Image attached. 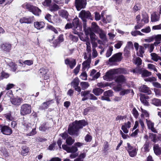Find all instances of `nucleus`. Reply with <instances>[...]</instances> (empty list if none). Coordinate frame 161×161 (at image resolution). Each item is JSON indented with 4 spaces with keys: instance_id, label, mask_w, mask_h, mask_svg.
Returning a JSON list of instances; mask_svg holds the SVG:
<instances>
[{
    "instance_id": "nucleus-1",
    "label": "nucleus",
    "mask_w": 161,
    "mask_h": 161,
    "mask_svg": "<svg viewBox=\"0 0 161 161\" xmlns=\"http://www.w3.org/2000/svg\"><path fill=\"white\" fill-rule=\"evenodd\" d=\"M87 125V122L84 120H75L72 125H69L68 129V133L70 135L77 136L79 135V129L82 128Z\"/></svg>"
},
{
    "instance_id": "nucleus-2",
    "label": "nucleus",
    "mask_w": 161,
    "mask_h": 161,
    "mask_svg": "<svg viewBox=\"0 0 161 161\" xmlns=\"http://www.w3.org/2000/svg\"><path fill=\"white\" fill-rule=\"evenodd\" d=\"M22 7L28 9L33 14L37 16H39L41 12V10L38 7L34 6L29 3H26L22 5Z\"/></svg>"
},
{
    "instance_id": "nucleus-3",
    "label": "nucleus",
    "mask_w": 161,
    "mask_h": 161,
    "mask_svg": "<svg viewBox=\"0 0 161 161\" xmlns=\"http://www.w3.org/2000/svg\"><path fill=\"white\" fill-rule=\"evenodd\" d=\"M91 91L89 90L82 91L80 92L81 96L83 97L81 100L83 101L86 100L88 99L91 100H96L97 98L94 94L90 93Z\"/></svg>"
},
{
    "instance_id": "nucleus-4",
    "label": "nucleus",
    "mask_w": 161,
    "mask_h": 161,
    "mask_svg": "<svg viewBox=\"0 0 161 161\" xmlns=\"http://www.w3.org/2000/svg\"><path fill=\"white\" fill-rule=\"evenodd\" d=\"M79 17L82 20L84 21L86 20V19H92V17L91 13L88 11L82 10L79 14Z\"/></svg>"
},
{
    "instance_id": "nucleus-5",
    "label": "nucleus",
    "mask_w": 161,
    "mask_h": 161,
    "mask_svg": "<svg viewBox=\"0 0 161 161\" xmlns=\"http://www.w3.org/2000/svg\"><path fill=\"white\" fill-rule=\"evenodd\" d=\"M31 112V108L30 105L25 104L21 106L20 113L22 115H25L30 114Z\"/></svg>"
},
{
    "instance_id": "nucleus-6",
    "label": "nucleus",
    "mask_w": 161,
    "mask_h": 161,
    "mask_svg": "<svg viewBox=\"0 0 161 161\" xmlns=\"http://www.w3.org/2000/svg\"><path fill=\"white\" fill-rule=\"evenodd\" d=\"M122 53H118L113 55L111 58H109L108 62L109 63H114L119 62L121 61L122 59Z\"/></svg>"
},
{
    "instance_id": "nucleus-7",
    "label": "nucleus",
    "mask_w": 161,
    "mask_h": 161,
    "mask_svg": "<svg viewBox=\"0 0 161 161\" xmlns=\"http://www.w3.org/2000/svg\"><path fill=\"white\" fill-rule=\"evenodd\" d=\"M60 135L64 139H66V142L69 145H72L75 142L74 140L71 137L69 136L66 132L61 133Z\"/></svg>"
},
{
    "instance_id": "nucleus-8",
    "label": "nucleus",
    "mask_w": 161,
    "mask_h": 161,
    "mask_svg": "<svg viewBox=\"0 0 161 161\" xmlns=\"http://www.w3.org/2000/svg\"><path fill=\"white\" fill-rule=\"evenodd\" d=\"M86 4V0H75V6L78 11L85 7Z\"/></svg>"
},
{
    "instance_id": "nucleus-9",
    "label": "nucleus",
    "mask_w": 161,
    "mask_h": 161,
    "mask_svg": "<svg viewBox=\"0 0 161 161\" xmlns=\"http://www.w3.org/2000/svg\"><path fill=\"white\" fill-rule=\"evenodd\" d=\"M116 74L115 69L110 70L107 72L105 75L103 76L104 80L110 81L114 78V75Z\"/></svg>"
},
{
    "instance_id": "nucleus-10",
    "label": "nucleus",
    "mask_w": 161,
    "mask_h": 161,
    "mask_svg": "<svg viewBox=\"0 0 161 161\" xmlns=\"http://www.w3.org/2000/svg\"><path fill=\"white\" fill-rule=\"evenodd\" d=\"M139 90L140 92L145 93L147 95H150L152 93L150 88L145 85L141 86L139 88Z\"/></svg>"
},
{
    "instance_id": "nucleus-11",
    "label": "nucleus",
    "mask_w": 161,
    "mask_h": 161,
    "mask_svg": "<svg viewBox=\"0 0 161 161\" xmlns=\"http://www.w3.org/2000/svg\"><path fill=\"white\" fill-rule=\"evenodd\" d=\"M62 148L68 153H75L78 151L77 147L73 146L71 147H68L66 145H63Z\"/></svg>"
},
{
    "instance_id": "nucleus-12",
    "label": "nucleus",
    "mask_w": 161,
    "mask_h": 161,
    "mask_svg": "<svg viewBox=\"0 0 161 161\" xmlns=\"http://www.w3.org/2000/svg\"><path fill=\"white\" fill-rule=\"evenodd\" d=\"M33 16L29 17L28 18L23 17L19 20V22L21 23L31 24L32 23L34 20Z\"/></svg>"
},
{
    "instance_id": "nucleus-13",
    "label": "nucleus",
    "mask_w": 161,
    "mask_h": 161,
    "mask_svg": "<svg viewBox=\"0 0 161 161\" xmlns=\"http://www.w3.org/2000/svg\"><path fill=\"white\" fill-rule=\"evenodd\" d=\"M65 63L66 64L69 65L71 69H73L76 64L75 59H69L67 58L65 60Z\"/></svg>"
},
{
    "instance_id": "nucleus-14",
    "label": "nucleus",
    "mask_w": 161,
    "mask_h": 161,
    "mask_svg": "<svg viewBox=\"0 0 161 161\" xmlns=\"http://www.w3.org/2000/svg\"><path fill=\"white\" fill-rule=\"evenodd\" d=\"M1 130L3 134L6 135H9L12 133L11 128L7 126H2Z\"/></svg>"
},
{
    "instance_id": "nucleus-15",
    "label": "nucleus",
    "mask_w": 161,
    "mask_h": 161,
    "mask_svg": "<svg viewBox=\"0 0 161 161\" xmlns=\"http://www.w3.org/2000/svg\"><path fill=\"white\" fill-rule=\"evenodd\" d=\"M72 25L74 28H78V30H80L81 29V27L80 26L79 19L78 18H75L73 19Z\"/></svg>"
},
{
    "instance_id": "nucleus-16",
    "label": "nucleus",
    "mask_w": 161,
    "mask_h": 161,
    "mask_svg": "<svg viewBox=\"0 0 161 161\" xmlns=\"http://www.w3.org/2000/svg\"><path fill=\"white\" fill-rule=\"evenodd\" d=\"M149 98V97L145 95L144 94L140 95V100L141 102L144 105L148 106L149 105V103L147 102V99Z\"/></svg>"
},
{
    "instance_id": "nucleus-17",
    "label": "nucleus",
    "mask_w": 161,
    "mask_h": 161,
    "mask_svg": "<svg viewBox=\"0 0 161 161\" xmlns=\"http://www.w3.org/2000/svg\"><path fill=\"white\" fill-rule=\"evenodd\" d=\"M59 15L63 18L67 19L69 16L68 12L65 10H61L58 12Z\"/></svg>"
},
{
    "instance_id": "nucleus-18",
    "label": "nucleus",
    "mask_w": 161,
    "mask_h": 161,
    "mask_svg": "<svg viewBox=\"0 0 161 161\" xmlns=\"http://www.w3.org/2000/svg\"><path fill=\"white\" fill-rule=\"evenodd\" d=\"M92 31L96 34H98L102 30L95 22L92 23Z\"/></svg>"
},
{
    "instance_id": "nucleus-19",
    "label": "nucleus",
    "mask_w": 161,
    "mask_h": 161,
    "mask_svg": "<svg viewBox=\"0 0 161 161\" xmlns=\"http://www.w3.org/2000/svg\"><path fill=\"white\" fill-rule=\"evenodd\" d=\"M22 101V98L19 97L14 98L10 99L11 102L14 105H19Z\"/></svg>"
},
{
    "instance_id": "nucleus-20",
    "label": "nucleus",
    "mask_w": 161,
    "mask_h": 161,
    "mask_svg": "<svg viewBox=\"0 0 161 161\" xmlns=\"http://www.w3.org/2000/svg\"><path fill=\"white\" fill-rule=\"evenodd\" d=\"M35 27L37 29L40 30L43 28L45 26V23L42 21H36L34 23Z\"/></svg>"
},
{
    "instance_id": "nucleus-21",
    "label": "nucleus",
    "mask_w": 161,
    "mask_h": 161,
    "mask_svg": "<svg viewBox=\"0 0 161 161\" xmlns=\"http://www.w3.org/2000/svg\"><path fill=\"white\" fill-rule=\"evenodd\" d=\"M97 34H98L100 38L103 41H107L106 34L102 29Z\"/></svg>"
},
{
    "instance_id": "nucleus-22",
    "label": "nucleus",
    "mask_w": 161,
    "mask_h": 161,
    "mask_svg": "<svg viewBox=\"0 0 161 161\" xmlns=\"http://www.w3.org/2000/svg\"><path fill=\"white\" fill-rule=\"evenodd\" d=\"M149 143L148 142H146L142 148V152L146 153L149 151Z\"/></svg>"
},
{
    "instance_id": "nucleus-23",
    "label": "nucleus",
    "mask_w": 161,
    "mask_h": 161,
    "mask_svg": "<svg viewBox=\"0 0 161 161\" xmlns=\"http://www.w3.org/2000/svg\"><path fill=\"white\" fill-rule=\"evenodd\" d=\"M153 148L154 152L157 155H159L161 154V148L158 144H155Z\"/></svg>"
},
{
    "instance_id": "nucleus-24",
    "label": "nucleus",
    "mask_w": 161,
    "mask_h": 161,
    "mask_svg": "<svg viewBox=\"0 0 161 161\" xmlns=\"http://www.w3.org/2000/svg\"><path fill=\"white\" fill-rule=\"evenodd\" d=\"M151 103L152 104L156 106H161V99L154 98L151 100Z\"/></svg>"
},
{
    "instance_id": "nucleus-25",
    "label": "nucleus",
    "mask_w": 161,
    "mask_h": 161,
    "mask_svg": "<svg viewBox=\"0 0 161 161\" xmlns=\"http://www.w3.org/2000/svg\"><path fill=\"white\" fill-rule=\"evenodd\" d=\"M1 47L3 50L8 52L11 49V45L8 43L3 44Z\"/></svg>"
},
{
    "instance_id": "nucleus-26",
    "label": "nucleus",
    "mask_w": 161,
    "mask_h": 161,
    "mask_svg": "<svg viewBox=\"0 0 161 161\" xmlns=\"http://www.w3.org/2000/svg\"><path fill=\"white\" fill-rule=\"evenodd\" d=\"M126 80L125 77L122 75L118 76L115 79V81L118 83L125 82Z\"/></svg>"
},
{
    "instance_id": "nucleus-27",
    "label": "nucleus",
    "mask_w": 161,
    "mask_h": 161,
    "mask_svg": "<svg viewBox=\"0 0 161 161\" xmlns=\"http://www.w3.org/2000/svg\"><path fill=\"white\" fill-rule=\"evenodd\" d=\"M103 90L100 88H96L92 90V93L96 96H99L103 92Z\"/></svg>"
},
{
    "instance_id": "nucleus-28",
    "label": "nucleus",
    "mask_w": 161,
    "mask_h": 161,
    "mask_svg": "<svg viewBox=\"0 0 161 161\" xmlns=\"http://www.w3.org/2000/svg\"><path fill=\"white\" fill-rule=\"evenodd\" d=\"M142 19L141 21H143L145 23H148L149 22V17L147 14L145 12H143L142 14Z\"/></svg>"
},
{
    "instance_id": "nucleus-29",
    "label": "nucleus",
    "mask_w": 161,
    "mask_h": 161,
    "mask_svg": "<svg viewBox=\"0 0 161 161\" xmlns=\"http://www.w3.org/2000/svg\"><path fill=\"white\" fill-rule=\"evenodd\" d=\"M91 58H88L87 60L84 62L82 64L83 69L85 70L87 67H88L91 63Z\"/></svg>"
},
{
    "instance_id": "nucleus-30",
    "label": "nucleus",
    "mask_w": 161,
    "mask_h": 161,
    "mask_svg": "<svg viewBox=\"0 0 161 161\" xmlns=\"http://www.w3.org/2000/svg\"><path fill=\"white\" fill-rule=\"evenodd\" d=\"M155 42H154V45L156 46L160 43L161 41V35H158L154 36Z\"/></svg>"
},
{
    "instance_id": "nucleus-31",
    "label": "nucleus",
    "mask_w": 161,
    "mask_h": 161,
    "mask_svg": "<svg viewBox=\"0 0 161 161\" xmlns=\"http://www.w3.org/2000/svg\"><path fill=\"white\" fill-rule=\"evenodd\" d=\"M60 9L59 6L56 4H54L49 7V10L51 12H54L57 11Z\"/></svg>"
},
{
    "instance_id": "nucleus-32",
    "label": "nucleus",
    "mask_w": 161,
    "mask_h": 161,
    "mask_svg": "<svg viewBox=\"0 0 161 161\" xmlns=\"http://www.w3.org/2000/svg\"><path fill=\"white\" fill-rule=\"evenodd\" d=\"M50 101H48L43 103L40 107V108L42 110L45 109L48 107V105L50 104Z\"/></svg>"
},
{
    "instance_id": "nucleus-33",
    "label": "nucleus",
    "mask_w": 161,
    "mask_h": 161,
    "mask_svg": "<svg viewBox=\"0 0 161 161\" xmlns=\"http://www.w3.org/2000/svg\"><path fill=\"white\" fill-rule=\"evenodd\" d=\"M116 74H126L128 73L127 71L124 69L120 68L115 69Z\"/></svg>"
},
{
    "instance_id": "nucleus-34",
    "label": "nucleus",
    "mask_w": 161,
    "mask_h": 161,
    "mask_svg": "<svg viewBox=\"0 0 161 161\" xmlns=\"http://www.w3.org/2000/svg\"><path fill=\"white\" fill-rule=\"evenodd\" d=\"M28 152H29L28 147L26 146H23L22 148V150L21 152V154L24 156L26 155Z\"/></svg>"
},
{
    "instance_id": "nucleus-35",
    "label": "nucleus",
    "mask_w": 161,
    "mask_h": 161,
    "mask_svg": "<svg viewBox=\"0 0 161 161\" xmlns=\"http://www.w3.org/2000/svg\"><path fill=\"white\" fill-rule=\"evenodd\" d=\"M8 66L11 68V70L13 72H15L17 69L16 65L13 62H11L8 64Z\"/></svg>"
},
{
    "instance_id": "nucleus-36",
    "label": "nucleus",
    "mask_w": 161,
    "mask_h": 161,
    "mask_svg": "<svg viewBox=\"0 0 161 161\" xmlns=\"http://www.w3.org/2000/svg\"><path fill=\"white\" fill-rule=\"evenodd\" d=\"M80 85L83 90H85L89 86V83L86 82H81L80 83Z\"/></svg>"
},
{
    "instance_id": "nucleus-37",
    "label": "nucleus",
    "mask_w": 161,
    "mask_h": 161,
    "mask_svg": "<svg viewBox=\"0 0 161 161\" xmlns=\"http://www.w3.org/2000/svg\"><path fill=\"white\" fill-rule=\"evenodd\" d=\"M79 82V81L78 79L77 78H75L74 81L71 82V84L72 86L75 88V87L78 86Z\"/></svg>"
},
{
    "instance_id": "nucleus-38",
    "label": "nucleus",
    "mask_w": 161,
    "mask_h": 161,
    "mask_svg": "<svg viewBox=\"0 0 161 161\" xmlns=\"http://www.w3.org/2000/svg\"><path fill=\"white\" fill-rule=\"evenodd\" d=\"M113 51V47H109L106 54V57L108 58L110 57Z\"/></svg>"
},
{
    "instance_id": "nucleus-39",
    "label": "nucleus",
    "mask_w": 161,
    "mask_h": 161,
    "mask_svg": "<svg viewBox=\"0 0 161 161\" xmlns=\"http://www.w3.org/2000/svg\"><path fill=\"white\" fill-rule=\"evenodd\" d=\"M152 59L155 61H157L159 59V56L155 53H152L151 54Z\"/></svg>"
},
{
    "instance_id": "nucleus-40",
    "label": "nucleus",
    "mask_w": 161,
    "mask_h": 161,
    "mask_svg": "<svg viewBox=\"0 0 161 161\" xmlns=\"http://www.w3.org/2000/svg\"><path fill=\"white\" fill-rule=\"evenodd\" d=\"M144 47L140 46L139 50V53H138V55L141 57H143V54L144 53Z\"/></svg>"
},
{
    "instance_id": "nucleus-41",
    "label": "nucleus",
    "mask_w": 161,
    "mask_h": 161,
    "mask_svg": "<svg viewBox=\"0 0 161 161\" xmlns=\"http://www.w3.org/2000/svg\"><path fill=\"white\" fill-rule=\"evenodd\" d=\"M85 153H82L80 154L79 157L75 159V161H83V159L85 157Z\"/></svg>"
},
{
    "instance_id": "nucleus-42",
    "label": "nucleus",
    "mask_w": 161,
    "mask_h": 161,
    "mask_svg": "<svg viewBox=\"0 0 161 161\" xmlns=\"http://www.w3.org/2000/svg\"><path fill=\"white\" fill-rule=\"evenodd\" d=\"M130 49L128 48L127 47H125L124 49V54L126 57H128L130 54Z\"/></svg>"
},
{
    "instance_id": "nucleus-43",
    "label": "nucleus",
    "mask_w": 161,
    "mask_h": 161,
    "mask_svg": "<svg viewBox=\"0 0 161 161\" xmlns=\"http://www.w3.org/2000/svg\"><path fill=\"white\" fill-rule=\"evenodd\" d=\"M141 8V6L140 4L137 3L136 4L133 8V10L135 12L139 10Z\"/></svg>"
},
{
    "instance_id": "nucleus-44",
    "label": "nucleus",
    "mask_w": 161,
    "mask_h": 161,
    "mask_svg": "<svg viewBox=\"0 0 161 161\" xmlns=\"http://www.w3.org/2000/svg\"><path fill=\"white\" fill-rule=\"evenodd\" d=\"M90 36L91 42L95 41L97 39V37L93 32H92L90 34Z\"/></svg>"
},
{
    "instance_id": "nucleus-45",
    "label": "nucleus",
    "mask_w": 161,
    "mask_h": 161,
    "mask_svg": "<svg viewBox=\"0 0 161 161\" xmlns=\"http://www.w3.org/2000/svg\"><path fill=\"white\" fill-rule=\"evenodd\" d=\"M84 31L85 32V34L86 36L90 35L92 32H93L92 27L91 28L90 27L87 28L85 29Z\"/></svg>"
},
{
    "instance_id": "nucleus-46",
    "label": "nucleus",
    "mask_w": 161,
    "mask_h": 161,
    "mask_svg": "<svg viewBox=\"0 0 161 161\" xmlns=\"http://www.w3.org/2000/svg\"><path fill=\"white\" fill-rule=\"evenodd\" d=\"M47 29L49 30H51L52 31H53L55 33L58 34V31L56 29H55L53 26L50 25H48L47 26Z\"/></svg>"
},
{
    "instance_id": "nucleus-47",
    "label": "nucleus",
    "mask_w": 161,
    "mask_h": 161,
    "mask_svg": "<svg viewBox=\"0 0 161 161\" xmlns=\"http://www.w3.org/2000/svg\"><path fill=\"white\" fill-rule=\"evenodd\" d=\"M103 94L105 96H108V97H112L113 95V92L111 90H109L105 92Z\"/></svg>"
},
{
    "instance_id": "nucleus-48",
    "label": "nucleus",
    "mask_w": 161,
    "mask_h": 161,
    "mask_svg": "<svg viewBox=\"0 0 161 161\" xmlns=\"http://www.w3.org/2000/svg\"><path fill=\"white\" fill-rule=\"evenodd\" d=\"M129 155L132 157H135L137 154L136 149H135L128 152Z\"/></svg>"
},
{
    "instance_id": "nucleus-49",
    "label": "nucleus",
    "mask_w": 161,
    "mask_h": 161,
    "mask_svg": "<svg viewBox=\"0 0 161 161\" xmlns=\"http://www.w3.org/2000/svg\"><path fill=\"white\" fill-rule=\"evenodd\" d=\"M23 125L25 127V129L26 130H30L32 129L31 125L30 123H25Z\"/></svg>"
},
{
    "instance_id": "nucleus-50",
    "label": "nucleus",
    "mask_w": 161,
    "mask_h": 161,
    "mask_svg": "<svg viewBox=\"0 0 161 161\" xmlns=\"http://www.w3.org/2000/svg\"><path fill=\"white\" fill-rule=\"evenodd\" d=\"M146 121L147 125L149 128L150 127H152L153 126H154V123L152 122V121L148 119H146Z\"/></svg>"
},
{
    "instance_id": "nucleus-51",
    "label": "nucleus",
    "mask_w": 161,
    "mask_h": 161,
    "mask_svg": "<svg viewBox=\"0 0 161 161\" xmlns=\"http://www.w3.org/2000/svg\"><path fill=\"white\" fill-rule=\"evenodd\" d=\"M131 34L133 36H136L137 35H139L140 36H142L144 35L140 31H132L131 32Z\"/></svg>"
},
{
    "instance_id": "nucleus-52",
    "label": "nucleus",
    "mask_w": 161,
    "mask_h": 161,
    "mask_svg": "<svg viewBox=\"0 0 161 161\" xmlns=\"http://www.w3.org/2000/svg\"><path fill=\"white\" fill-rule=\"evenodd\" d=\"M151 74V72H149L147 70H145L142 72V75L143 76L147 77L150 76Z\"/></svg>"
},
{
    "instance_id": "nucleus-53",
    "label": "nucleus",
    "mask_w": 161,
    "mask_h": 161,
    "mask_svg": "<svg viewBox=\"0 0 161 161\" xmlns=\"http://www.w3.org/2000/svg\"><path fill=\"white\" fill-rule=\"evenodd\" d=\"M51 0H45V1L42 3V5L44 6H50L49 5L51 3Z\"/></svg>"
},
{
    "instance_id": "nucleus-54",
    "label": "nucleus",
    "mask_w": 161,
    "mask_h": 161,
    "mask_svg": "<svg viewBox=\"0 0 161 161\" xmlns=\"http://www.w3.org/2000/svg\"><path fill=\"white\" fill-rule=\"evenodd\" d=\"M127 147L126 148V150L128 152L136 149V147L131 146L129 143H127Z\"/></svg>"
},
{
    "instance_id": "nucleus-55",
    "label": "nucleus",
    "mask_w": 161,
    "mask_h": 161,
    "mask_svg": "<svg viewBox=\"0 0 161 161\" xmlns=\"http://www.w3.org/2000/svg\"><path fill=\"white\" fill-rule=\"evenodd\" d=\"M123 43V42L121 41H119L117 42L116 44L114 45V47L117 49H119L121 47Z\"/></svg>"
},
{
    "instance_id": "nucleus-56",
    "label": "nucleus",
    "mask_w": 161,
    "mask_h": 161,
    "mask_svg": "<svg viewBox=\"0 0 161 161\" xmlns=\"http://www.w3.org/2000/svg\"><path fill=\"white\" fill-rule=\"evenodd\" d=\"M151 29L149 26H147V27L141 30V31L142 32L145 33H148L151 31Z\"/></svg>"
},
{
    "instance_id": "nucleus-57",
    "label": "nucleus",
    "mask_w": 161,
    "mask_h": 161,
    "mask_svg": "<svg viewBox=\"0 0 161 161\" xmlns=\"http://www.w3.org/2000/svg\"><path fill=\"white\" fill-rule=\"evenodd\" d=\"M142 59L139 57L136 58L135 61V64L138 66L141 65L142 64Z\"/></svg>"
},
{
    "instance_id": "nucleus-58",
    "label": "nucleus",
    "mask_w": 161,
    "mask_h": 161,
    "mask_svg": "<svg viewBox=\"0 0 161 161\" xmlns=\"http://www.w3.org/2000/svg\"><path fill=\"white\" fill-rule=\"evenodd\" d=\"M47 128V127L46 126V124L43 123L39 127V130H41L45 131Z\"/></svg>"
},
{
    "instance_id": "nucleus-59",
    "label": "nucleus",
    "mask_w": 161,
    "mask_h": 161,
    "mask_svg": "<svg viewBox=\"0 0 161 161\" xmlns=\"http://www.w3.org/2000/svg\"><path fill=\"white\" fill-rule=\"evenodd\" d=\"M36 128H32V130L29 133L27 134V135L28 136H31L36 134Z\"/></svg>"
},
{
    "instance_id": "nucleus-60",
    "label": "nucleus",
    "mask_w": 161,
    "mask_h": 161,
    "mask_svg": "<svg viewBox=\"0 0 161 161\" xmlns=\"http://www.w3.org/2000/svg\"><path fill=\"white\" fill-rule=\"evenodd\" d=\"M150 137L152 139V141L155 142L156 141V135L153 133L150 134Z\"/></svg>"
},
{
    "instance_id": "nucleus-61",
    "label": "nucleus",
    "mask_w": 161,
    "mask_h": 161,
    "mask_svg": "<svg viewBox=\"0 0 161 161\" xmlns=\"http://www.w3.org/2000/svg\"><path fill=\"white\" fill-rule=\"evenodd\" d=\"M92 139V137L91 136L89 135V134H87L85 137V140L86 142H89L91 141Z\"/></svg>"
},
{
    "instance_id": "nucleus-62",
    "label": "nucleus",
    "mask_w": 161,
    "mask_h": 161,
    "mask_svg": "<svg viewBox=\"0 0 161 161\" xmlns=\"http://www.w3.org/2000/svg\"><path fill=\"white\" fill-rule=\"evenodd\" d=\"M80 77L83 80H86L87 79V74L86 72H83L80 75Z\"/></svg>"
},
{
    "instance_id": "nucleus-63",
    "label": "nucleus",
    "mask_w": 161,
    "mask_h": 161,
    "mask_svg": "<svg viewBox=\"0 0 161 161\" xmlns=\"http://www.w3.org/2000/svg\"><path fill=\"white\" fill-rule=\"evenodd\" d=\"M51 15L49 14H47L45 16V18L47 19L48 22H52L51 20Z\"/></svg>"
},
{
    "instance_id": "nucleus-64",
    "label": "nucleus",
    "mask_w": 161,
    "mask_h": 161,
    "mask_svg": "<svg viewBox=\"0 0 161 161\" xmlns=\"http://www.w3.org/2000/svg\"><path fill=\"white\" fill-rule=\"evenodd\" d=\"M152 84L153 86L158 88H161V85L159 83L156 82H153Z\"/></svg>"
}]
</instances>
